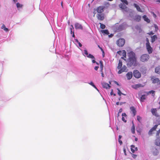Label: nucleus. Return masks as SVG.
Masks as SVG:
<instances>
[{"label": "nucleus", "instance_id": "nucleus-1", "mask_svg": "<svg viewBox=\"0 0 160 160\" xmlns=\"http://www.w3.org/2000/svg\"><path fill=\"white\" fill-rule=\"evenodd\" d=\"M128 58L127 62V65L128 67L132 66H137L138 63L136 57L135 53L132 51H131L128 54Z\"/></svg>", "mask_w": 160, "mask_h": 160}, {"label": "nucleus", "instance_id": "nucleus-2", "mask_svg": "<svg viewBox=\"0 0 160 160\" xmlns=\"http://www.w3.org/2000/svg\"><path fill=\"white\" fill-rule=\"evenodd\" d=\"M149 56L147 54H143L140 57V60L142 62L147 61L149 59Z\"/></svg>", "mask_w": 160, "mask_h": 160}, {"label": "nucleus", "instance_id": "nucleus-3", "mask_svg": "<svg viewBox=\"0 0 160 160\" xmlns=\"http://www.w3.org/2000/svg\"><path fill=\"white\" fill-rule=\"evenodd\" d=\"M125 42V40L124 39L121 38L119 39L117 42V45L119 47H122Z\"/></svg>", "mask_w": 160, "mask_h": 160}, {"label": "nucleus", "instance_id": "nucleus-4", "mask_svg": "<svg viewBox=\"0 0 160 160\" xmlns=\"http://www.w3.org/2000/svg\"><path fill=\"white\" fill-rule=\"evenodd\" d=\"M151 80L153 83H157L158 84H160V80L158 78H155L154 77H152Z\"/></svg>", "mask_w": 160, "mask_h": 160}, {"label": "nucleus", "instance_id": "nucleus-5", "mask_svg": "<svg viewBox=\"0 0 160 160\" xmlns=\"http://www.w3.org/2000/svg\"><path fill=\"white\" fill-rule=\"evenodd\" d=\"M134 77L137 78H139L141 77L140 73L137 70H135L133 72Z\"/></svg>", "mask_w": 160, "mask_h": 160}, {"label": "nucleus", "instance_id": "nucleus-6", "mask_svg": "<svg viewBox=\"0 0 160 160\" xmlns=\"http://www.w3.org/2000/svg\"><path fill=\"white\" fill-rule=\"evenodd\" d=\"M147 49L149 54L152 53L153 49L150 46V44L146 45Z\"/></svg>", "mask_w": 160, "mask_h": 160}, {"label": "nucleus", "instance_id": "nucleus-7", "mask_svg": "<svg viewBox=\"0 0 160 160\" xmlns=\"http://www.w3.org/2000/svg\"><path fill=\"white\" fill-rule=\"evenodd\" d=\"M104 8L105 7L103 6H100L97 8L96 10L98 12L101 13L104 11Z\"/></svg>", "mask_w": 160, "mask_h": 160}, {"label": "nucleus", "instance_id": "nucleus-8", "mask_svg": "<svg viewBox=\"0 0 160 160\" xmlns=\"http://www.w3.org/2000/svg\"><path fill=\"white\" fill-rule=\"evenodd\" d=\"M75 27L76 29H82L83 28L82 25L78 22H76L75 23Z\"/></svg>", "mask_w": 160, "mask_h": 160}, {"label": "nucleus", "instance_id": "nucleus-9", "mask_svg": "<svg viewBox=\"0 0 160 160\" xmlns=\"http://www.w3.org/2000/svg\"><path fill=\"white\" fill-rule=\"evenodd\" d=\"M127 67H126L124 65L121 68V69L118 71V74H121L122 72H127V71L126 70H127Z\"/></svg>", "mask_w": 160, "mask_h": 160}, {"label": "nucleus", "instance_id": "nucleus-10", "mask_svg": "<svg viewBox=\"0 0 160 160\" xmlns=\"http://www.w3.org/2000/svg\"><path fill=\"white\" fill-rule=\"evenodd\" d=\"M158 126V125L157 124L155 125L153 128H152L148 132V134L150 135H151L152 134V132L153 131L155 130L157 128V127Z\"/></svg>", "mask_w": 160, "mask_h": 160}, {"label": "nucleus", "instance_id": "nucleus-11", "mask_svg": "<svg viewBox=\"0 0 160 160\" xmlns=\"http://www.w3.org/2000/svg\"><path fill=\"white\" fill-rule=\"evenodd\" d=\"M97 18L98 20H103L104 19V15L103 14H98L97 15Z\"/></svg>", "mask_w": 160, "mask_h": 160}, {"label": "nucleus", "instance_id": "nucleus-12", "mask_svg": "<svg viewBox=\"0 0 160 160\" xmlns=\"http://www.w3.org/2000/svg\"><path fill=\"white\" fill-rule=\"evenodd\" d=\"M132 72H129L126 74L127 78L128 80L130 79L132 77Z\"/></svg>", "mask_w": 160, "mask_h": 160}, {"label": "nucleus", "instance_id": "nucleus-13", "mask_svg": "<svg viewBox=\"0 0 160 160\" xmlns=\"http://www.w3.org/2000/svg\"><path fill=\"white\" fill-rule=\"evenodd\" d=\"M130 109L133 114V116H134L136 113V111L135 108L134 107L132 106L130 108Z\"/></svg>", "mask_w": 160, "mask_h": 160}, {"label": "nucleus", "instance_id": "nucleus-14", "mask_svg": "<svg viewBox=\"0 0 160 160\" xmlns=\"http://www.w3.org/2000/svg\"><path fill=\"white\" fill-rule=\"evenodd\" d=\"M102 85L103 87L104 88L108 89L110 87V86L109 84L105 82L102 83Z\"/></svg>", "mask_w": 160, "mask_h": 160}, {"label": "nucleus", "instance_id": "nucleus-15", "mask_svg": "<svg viewBox=\"0 0 160 160\" xmlns=\"http://www.w3.org/2000/svg\"><path fill=\"white\" fill-rule=\"evenodd\" d=\"M151 112L152 114L156 116H158V114L157 112V110L156 108H152L151 110Z\"/></svg>", "mask_w": 160, "mask_h": 160}, {"label": "nucleus", "instance_id": "nucleus-16", "mask_svg": "<svg viewBox=\"0 0 160 160\" xmlns=\"http://www.w3.org/2000/svg\"><path fill=\"white\" fill-rule=\"evenodd\" d=\"M131 151L133 153H134L135 151L138 150V148L135 147L134 145H132L131 146Z\"/></svg>", "mask_w": 160, "mask_h": 160}, {"label": "nucleus", "instance_id": "nucleus-17", "mask_svg": "<svg viewBox=\"0 0 160 160\" xmlns=\"http://www.w3.org/2000/svg\"><path fill=\"white\" fill-rule=\"evenodd\" d=\"M119 6L120 8L123 10L127 8L126 6L123 3H120Z\"/></svg>", "mask_w": 160, "mask_h": 160}, {"label": "nucleus", "instance_id": "nucleus-18", "mask_svg": "<svg viewBox=\"0 0 160 160\" xmlns=\"http://www.w3.org/2000/svg\"><path fill=\"white\" fill-rule=\"evenodd\" d=\"M155 143L157 146H159L160 145V137H157Z\"/></svg>", "mask_w": 160, "mask_h": 160}, {"label": "nucleus", "instance_id": "nucleus-19", "mask_svg": "<svg viewBox=\"0 0 160 160\" xmlns=\"http://www.w3.org/2000/svg\"><path fill=\"white\" fill-rule=\"evenodd\" d=\"M155 72L158 74H160V66H158L155 68Z\"/></svg>", "mask_w": 160, "mask_h": 160}, {"label": "nucleus", "instance_id": "nucleus-20", "mask_svg": "<svg viewBox=\"0 0 160 160\" xmlns=\"http://www.w3.org/2000/svg\"><path fill=\"white\" fill-rule=\"evenodd\" d=\"M132 128L131 129V131L132 132V133L134 134L135 132V127L134 125L133 122H132Z\"/></svg>", "mask_w": 160, "mask_h": 160}, {"label": "nucleus", "instance_id": "nucleus-21", "mask_svg": "<svg viewBox=\"0 0 160 160\" xmlns=\"http://www.w3.org/2000/svg\"><path fill=\"white\" fill-rule=\"evenodd\" d=\"M146 96L145 95H143L140 98V101L141 102H144V100L146 98Z\"/></svg>", "mask_w": 160, "mask_h": 160}, {"label": "nucleus", "instance_id": "nucleus-22", "mask_svg": "<svg viewBox=\"0 0 160 160\" xmlns=\"http://www.w3.org/2000/svg\"><path fill=\"white\" fill-rule=\"evenodd\" d=\"M122 62L121 60H119V63L118 64V66L117 67V68L118 69H120V68H121L122 67Z\"/></svg>", "mask_w": 160, "mask_h": 160}, {"label": "nucleus", "instance_id": "nucleus-23", "mask_svg": "<svg viewBox=\"0 0 160 160\" xmlns=\"http://www.w3.org/2000/svg\"><path fill=\"white\" fill-rule=\"evenodd\" d=\"M1 28L2 29H3L4 31H5L6 32H8L9 31L8 29L6 28L4 24H3L1 26Z\"/></svg>", "mask_w": 160, "mask_h": 160}, {"label": "nucleus", "instance_id": "nucleus-24", "mask_svg": "<svg viewBox=\"0 0 160 160\" xmlns=\"http://www.w3.org/2000/svg\"><path fill=\"white\" fill-rule=\"evenodd\" d=\"M122 120L124 122H126V120H125L124 117H126L127 115L125 113H122Z\"/></svg>", "mask_w": 160, "mask_h": 160}, {"label": "nucleus", "instance_id": "nucleus-25", "mask_svg": "<svg viewBox=\"0 0 160 160\" xmlns=\"http://www.w3.org/2000/svg\"><path fill=\"white\" fill-rule=\"evenodd\" d=\"M152 41L151 42L152 43L155 40L157 39V37L156 35H154L151 37Z\"/></svg>", "mask_w": 160, "mask_h": 160}, {"label": "nucleus", "instance_id": "nucleus-26", "mask_svg": "<svg viewBox=\"0 0 160 160\" xmlns=\"http://www.w3.org/2000/svg\"><path fill=\"white\" fill-rule=\"evenodd\" d=\"M134 6L136 8L137 10L139 12H141V9L138 5H137V4L135 3H134Z\"/></svg>", "mask_w": 160, "mask_h": 160}, {"label": "nucleus", "instance_id": "nucleus-27", "mask_svg": "<svg viewBox=\"0 0 160 160\" xmlns=\"http://www.w3.org/2000/svg\"><path fill=\"white\" fill-rule=\"evenodd\" d=\"M101 31L102 33H104L105 34L108 35L109 34V32L108 30H102Z\"/></svg>", "mask_w": 160, "mask_h": 160}, {"label": "nucleus", "instance_id": "nucleus-28", "mask_svg": "<svg viewBox=\"0 0 160 160\" xmlns=\"http://www.w3.org/2000/svg\"><path fill=\"white\" fill-rule=\"evenodd\" d=\"M123 29H124V28L123 25H120L118 27V28L117 29L118 31H121Z\"/></svg>", "mask_w": 160, "mask_h": 160}, {"label": "nucleus", "instance_id": "nucleus-29", "mask_svg": "<svg viewBox=\"0 0 160 160\" xmlns=\"http://www.w3.org/2000/svg\"><path fill=\"white\" fill-rule=\"evenodd\" d=\"M141 17L140 16L137 15L135 16V19L136 21L139 22L141 20Z\"/></svg>", "mask_w": 160, "mask_h": 160}, {"label": "nucleus", "instance_id": "nucleus-30", "mask_svg": "<svg viewBox=\"0 0 160 160\" xmlns=\"http://www.w3.org/2000/svg\"><path fill=\"white\" fill-rule=\"evenodd\" d=\"M144 20L146 21L147 22H150V20L147 17L146 15H144L143 17Z\"/></svg>", "mask_w": 160, "mask_h": 160}, {"label": "nucleus", "instance_id": "nucleus-31", "mask_svg": "<svg viewBox=\"0 0 160 160\" xmlns=\"http://www.w3.org/2000/svg\"><path fill=\"white\" fill-rule=\"evenodd\" d=\"M100 68H101V72H102V71L103 70V63L102 62V61H100Z\"/></svg>", "mask_w": 160, "mask_h": 160}, {"label": "nucleus", "instance_id": "nucleus-32", "mask_svg": "<svg viewBox=\"0 0 160 160\" xmlns=\"http://www.w3.org/2000/svg\"><path fill=\"white\" fill-rule=\"evenodd\" d=\"M153 153L154 155H158V150L156 149H155V150L153 151Z\"/></svg>", "mask_w": 160, "mask_h": 160}, {"label": "nucleus", "instance_id": "nucleus-33", "mask_svg": "<svg viewBox=\"0 0 160 160\" xmlns=\"http://www.w3.org/2000/svg\"><path fill=\"white\" fill-rule=\"evenodd\" d=\"M89 84L92 86V87H93L94 88H95L97 91H99L98 90V89L97 88V87L95 86L94 85V83L92 82H91L90 83H88Z\"/></svg>", "mask_w": 160, "mask_h": 160}, {"label": "nucleus", "instance_id": "nucleus-34", "mask_svg": "<svg viewBox=\"0 0 160 160\" xmlns=\"http://www.w3.org/2000/svg\"><path fill=\"white\" fill-rule=\"evenodd\" d=\"M84 53H83V55H84L85 56H86L87 57V56H88L89 55V54L88 53L87 51L86 50H84Z\"/></svg>", "mask_w": 160, "mask_h": 160}, {"label": "nucleus", "instance_id": "nucleus-35", "mask_svg": "<svg viewBox=\"0 0 160 160\" xmlns=\"http://www.w3.org/2000/svg\"><path fill=\"white\" fill-rule=\"evenodd\" d=\"M122 56L123 57H125V58H126V52L125 51V50H122Z\"/></svg>", "mask_w": 160, "mask_h": 160}, {"label": "nucleus", "instance_id": "nucleus-36", "mask_svg": "<svg viewBox=\"0 0 160 160\" xmlns=\"http://www.w3.org/2000/svg\"><path fill=\"white\" fill-rule=\"evenodd\" d=\"M17 7V8H21L22 7V4H20L19 3H17L16 4Z\"/></svg>", "mask_w": 160, "mask_h": 160}, {"label": "nucleus", "instance_id": "nucleus-37", "mask_svg": "<svg viewBox=\"0 0 160 160\" xmlns=\"http://www.w3.org/2000/svg\"><path fill=\"white\" fill-rule=\"evenodd\" d=\"M99 24L100 25V28L102 29H104L105 28V25L103 24L100 23Z\"/></svg>", "mask_w": 160, "mask_h": 160}, {"label": "nucleus", "instance_id": "nucleus-38", "mask_svg": "<svg viewBox=\"0 0 160 160\" xmlns=\"http://www.w3.org/2000/svg\"><path fill=\"white\" fill-rule=\"evenodd\" d=\"M137 120L140 122L142 120V118L139 116H138L137 117Z\"/></svg>", "mask_w": 160, "mask_h": 160}, {"label": "nucleus", "instance_id": "nucleus-39", "mask_svg": "<svg viewBox=\"0 0 160 160\" xmlns=\"http://www.w3.org/2000/svg\"><path fill=\"white\" fill-rule=\"evenodd\" d=\"M87 57L92 59L95 58L92 55L90 54H89L88 56H87Z\"/></svg>", "mask_w": 160, "mask_h": 160}, {"label": "nucleus", "instance_id": "nucleus-40", "mask_svg": "<svg viewBox=\"0 0 160 160\" xmlns=\"http://www.w3.org/2000/svg\"><path fill=\"white\" fill-rule=\"evenodd\" d=\"M117 89L118 91V94L119 96H121V94H123V93H122V92H121V91L118 88Z\"/></svg>", "mask_w": 160, "mask_h": 160}, {"label": "nucleus", "instance_id": "nucleus-41", "mask_svg": "<svg viewBox=\"0 0 160 160\" xmlns=\"http://www.w3.org/2000/svg\"><path fill=\"white\" fill-rule=\"evenodd\" d=\"M121 1L125 3L126 5H128V1L126 0H121Z\"/></svg>", "mask_w": 160, "mask_h": 160}, {"label": "nucleus", "instance_id": "nucleus-42", "mask_svg": "<svg viewBox=\"0 0 160 160\" xmlns=\"http://www.w3.org/2000/svg\"><path fill=\"white\" fill-rule=\"evenodd\" d=\"M146 45L150 44L149 42V40L148 38H146Z\"/></svg>", "mask_w": 160, "mask_h": 160}, {"label": "nucleus", "instance_id": "nucleus-43", "mask_svg": "<svg viewBox=\"0 0 160 160\" xmlns=\"http://www.w3.org/2000/svg\"><path fill=\"white\" fill-rule=\"evenodd\" d=\"M138 84H136L133 87V88L135 89H137V88H139L138 86Z\"/></svg>", "mask_w": 160, "mask_h": 160}, {"label": "nucleus", "instance_id": "nucleus-44", "mask_svg": "<svg viewBox=\"0 0 160 160\" xmlns=\"http://www.w3.org/2000/svg\"><path fill=\"white\" fill-rule=\"evenodd\" d=\"M98 47L101 50L102 52L103 53H104V51L102 49V48L100 47L99 46V45H98Z\"/></svg>", "mask_w": 160, "mask_h": 160}, {"label": "nucleus", "instance_id": "nucleus-45", "mask_svg": "<svg viewBox=\"0 0 160 160\" xmlns=\"http://www.w3.org/2000/svg\"><path fill=\"white\" fill-rule=\"evenodd\" d=\"M123 152H124V153L125 155L126 156L127 155L126 152V149H125V148H123Z\"/></svg>", "mask_w": 160, "mask_h": 160}, {"label": "nucleus", "instance_id": "nucleus-46", "mask_svg": "<svg viewBox=\"0 0 160 160\" xmlns=\"http://www.w3.org/2000/svg\"><path fill=\"white\" fill-rule=\"evenodd\" d=\"M160 133V131H159V130L158 131H157L156 135L157 136H159V133Z\"/></svg>", "mask_w": 160, "mask_h": 160}, {"label": "nucleus", "instance_id": "nucleus-47", "mask_svg": "<svg viewBox=\"0 0 160 160\" xmlns=\"http://www.w3.org/2000/svg\"><path fill=\"white\" fill-rule=\"evenodd\" d=\"M117 53L119 54H120V55L122 54V51H118V52Z\"/></svg>", "mask_w": 160, "mask_h": 160}, {"label": "nucleus", "instance_id": "nucleus-48", "mask_svg": "<svg viewBox=\"0 0 160 160\" xmlns=\"http://www.w3.org/2000/svg\"><path fill=\"white\" fill-rule=\"evenodd\" d=\"M92 62L93 63H96L98 65V62H96L94 60H93Z\"/></svg>", "mask_w": 160, "mask_h": 160}, {"label": "nucleus", "instance_id": "nucleus-49", "mask_svg": "<svg viewBox=\"0 0 160 160\" xmlns=\"http://www.w3.org/2000/svg\"><path fill=\"white\" fill-rule=\"evenodd\" d=\"M138 86L139 88L142 87H143V86L141 84H138Z\"/></svg>", "mask_w": 160, "mask_h": 160}, {"label": "nucleus", "instance_id": "nucleus-50", "mask_svg": "<svg viewBox=\"0 0 160 160\" xmlns=\"http://www.w3.org/2000/svg\"><path fill=\"white\" fill-rule=\"evenodd\" d=\"M71 28H70V31H72V29H73V26L72 25H71Z\"/></svg>", "mask_w": 160, "mask_h": 160}, {"label": "nucleus", "instance_id": "nucleus-51", "mask_svg": "<svg viewBox=\"0 0 160 160\" xmlns=\"http://www.w3.org/2000/svg\"><path fill=\"white\" fill-rule=\"evenodd\" d=\"M98 68H99V67L98 66H96L94 68V69L96 70H97L98 69Z\"/></svg>", "mask_w": 160, "mask_h": 160}, {"label": "nucleus", "instance_id": "nucleus-52", "mask_svg": "<svg viewBox=\"0 0 160 160\" xmlns=\"http://www.w3.org/2000/svg\"><path fill=\"white\" fill-rule=\"evenodd\" d=\"M118 142H119L120 145H121L122 143V141H121L120 140H118Z\"/></svg>", "mask_w": 160, "mask_h": 160}, {"label": "nucleus", "instance_id": "nucleus-53", "mask_svg": "<svg viewBox=\"0 0 160 160\" xmlns=\"http://www.w3.org/2000/svg\"><path fill=\"white\" fill-rule=\"evenodd\" d=\"M78 44L79 47H82V45L79 42H78Z\"/></svg>", "mask_w": 160, "mask_h": 160}, {"label": "nucleus", "instance_id": "nucleus-54", "mask_svg": "<svg viewBox=\"0 0 160 160\" xmlns=\"http://www.w3.org/2000/svg\"><path fill=\"white\" fill-rule=\"evenodd\" d=\"M122 108H120L119 110V112H118L119 113H121L122 112Z\"/></svg>", "mask_w": 160, "mask_h": 160}, {"label": "nucleus", "instance_id": "nucleus-55", "mask_svg": "<svg viewBox=\"0 0 160 160\" xmlns=\"http://www.w3.org/2000/svg\"><path fill=\"white\" fill-rule=\"evenodd\" d=\"M132 156L134 158H135L137 157V155H136L133 154Z\"/></svg>", "mask_w": 160, "mask_h": 160}, {"label": "nucleus", "instance_id": "nucleus-56", "mask_svg": "<svg viewBox=\"0 0 160 160\" xmlns=\"http://www.w3.org/2000/svg\"><path fill=\"white\" fill-rule=\"evenodd\" d=\"M126 102H121L120 103V105H122V104H124V103H125Z\"/></svg>", "mask_w": 160, "mask_h": 160}, {"label": "nucleus", "instance_id": "nucleus-57", "mask_svg": "<svg viewBox=\"0 0 160 160\" xmlns=\"http://www.w3.org/2000/svg\"><path fill=\"white\" fill-rule=\"evenodd\" d=\"M150 93H152V94H154V91H151L150 92Z\"/></svg>", "mask_w": 160, "mask_h": 160}, {"label": "nucleus", "instance_id": "nucleus-58", "mask_svg": "<svg viewBox=\"0 0 160 160\" xmlns=\"http://www.w3.org/2000/svg\"><path fill=\"white\" fill-rule=\"evenodd\" d=\"M122 136H121V135H119V137H118V140H120V139H121V138H122Z\"/></svg>", "mask_w": 160, "mask_h": 160}, {"label": "nucleus", "instance_id": "nucleus-59", "mask_svg": "<svg viewBox=\"0 0 160 160\" xmlns=\"http://www.w3.org/2000/svg\"><path fill=\"white\" fill-rule=\"evenodd\" d=\"M75 42L77 43H78V42H79L78 41V40L77 39H75Z\"/></svg>", "mask_w": 160, "mask_h": 160}, {"label": "nucleus", "instance_id": "nucleus-60", "mask_svg": "<svg viewBox=\"0 0 160 160\" xmlns=\"http://www.w3.org/2000/svg\"><path fill=\"white\" fill-rule=\"evenodd\" d=\"M114 82L115 84H117L119 86V84L116 81H114Z\"/></svg>", "mask_w": 160, "mask_h": 160}, {"label": "nucleus", "instance_id": "nucleus-61", "mask_svg": "<svg viewBox=\"0 0 160 160\" xmlns=\"http://www.w3.org/2000/svg\"><path fill=\"white\" fill-rule=\"evenodd\" d=\"M153 32H150V33H149V34L150 35H153Z\"/></svg>", "mask_w": 160, "mask_h": 160}, {"label": "nucleus", "instance_id": "nucleus-62", "mask_svg": "<svg viewBox=\"0 0 160 160\" xmlns=\"http://www.w3.org/2000/svg\"><path fill=\"white\" fill-rule=\"evenodd\" d=\"M113 36V34H111V35H109L108 36H109V37L111 38V37H112Z\"/></svg>", "mask_w": 160, "mask_h": 160}, {"label": "nucleus", "instance_id": "nucleus-63", "mask_svg": "<svg viewBox=\"0 0 160 160\" xmlns=\"http://www.w3.org/2000/svg\"><path fill=\"white\" fill-rule=\"evenodd\" d=\"M101 72V74H102V77H104V74L103 72L102 71V72Z\"/></svg>", "mask_w": 160, "mask_h": 160}, {"label": "nucleus", "instance_id": "nucleus-64", "mask_svg": "<svg viewBox=\"0 0 160 160\" xmlns=\"http://www.w3.org/2000/svg\"><path fill=\"white\" fill-rule=\"evenodd\" d=\"M119 104H120V103L119 102H116V105H118Z\"/></svg>", "mask_w": 160, "mask_h": 160}]
</instances>
